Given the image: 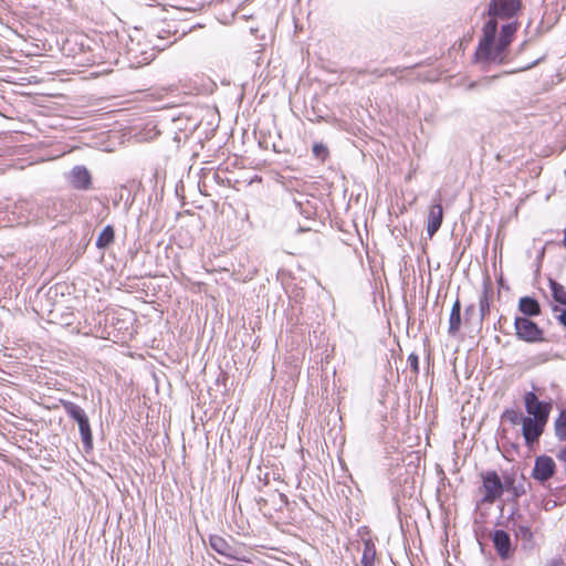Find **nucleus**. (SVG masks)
<instances>
[{
    "instance_id": "obj_20",
    "label": "nucleus",
    "mask_w": 566,
    "mask_h": 566,
    "mask_svg": "<svg viewBox=\"0 0 566 566\" xmlns=\"http://www.w3.org/2000/svg\"><path fill=\"white\" fill-rule=\"evenodd\" d=\"M490 304L491 298L488 291H484L482 296L480 297L479 307H480V321H483L485 316L490 313Z\"/></svg>"
},
{
    "instance_id": "obj_15",
    "label": "nucleus",
    "mask_w": 566,
    "mask_h": 566,
    "mask_svg": "<svg viewBox=\"0 0 566 566\" xmlns=\"http://www.w3.org/2000/svg\"><path fill=\"white\" fill-rule=\"evenodd\" d=\"M115 240V231L113 226L108 224L104 227L96 239V248L99 250H105L108 248Z\"/></svg>"
},
{
    "instance_id": "obj_32",
    "label": "nucleus",
    "mask_w": 566,
    "mask_h": 566,
    "mask_svg": "<svg viewBox=\"0 0 566 566\" xmlns=\"http://www.w3.org/2000/svg\"><path fill=\"white\" fill-rule=\"evenodd\" d=\"M54 312H55V310H51L49 315L54 316Z\"/></svg>"
},
{
    "instance_id": "obj_18",
    "label": "nucleus",
    "mask_w": 566,
    "mask_h": 566,
    "mask_svg": "<svg viewBox=\"0 0 566 566\" xmlns=\"http://www.w3.org/2000/svg\"><path fill=\"white\" fill-rule=\"evenodd\" d=\"M549 287L552 291L553 298L560 304L566 305V290L557 281L549 279Z\"/></svg>"
},
{
    "instance_id": "obj_37",
    "label": "nucleus",
    "mask_w": 566,
    "mask_h": 566,
    "mask_svg": "<svg viewBox=\"0 0 566 566\" xmlns=\"http://www.w3.org/2000/svg\"><path fill=\"white\" fill-rule=\"evenodd\" d=\"M53 291V287L49 289L48 295H50Z\"/></svg>"
},
{
    "instance_id": "obj_19",
    "label": "nucleus",
    "mask_w": 566,
    "mask_h": 566,
    "mask_svg": "<svg viewBox=\"0 0 566 566\" xmlns=\"http://www.w3.org/2000/svg\"><path fill=\"white\" fill-rule=\"evenodd\" d=\"M555 432L559 440L566 439V410L562 411L556 419Z\"/></svg>"
},
{
    "instance_id": "obj_31",
    "label": "nucleus",
    "mask_w": 566,
    "mask_h": 566,
    "mask_svg": "<svg viewBox=\"0 0 566 566\" xmlns=\"http://www.w3.org/2000/svg\"><path fill=\"white\" fill-rule=\"evenodd\" d=\"M563 244H564V247L566 248V228H565V231H564V240H563Z\"/></svg>"
},
{
    "instance_id": "obj_12",
    "label": "nucleus",
    "mask_w": 566,
    "mask_h": 566,
    "mask_svg": "<svg viewBox=\"0 0 566 566\" xmlns=\"http://www.w3.org/2000/svg\"><path fill=\"white\" fill-rule=\"evenodd\" d=\"M443 220V208L440 203H436L430 208L428 214L427 232L432 238L436 232L440 229Z\"/></svg>"
},
{
    "instance_id": "obj_16",
    "label": "nucleus",
    "mask_w": 566,
    "mask_h": 566,
    "mask_svg": "<svg viewBox=\"0 0 566 566\" xmlns=\"http://www.w3.org/2000/svg\"><path fill=\"white\" fill-rule=\"evenodd\" d=\"M45 31H41L38 29V51L51 52L50 56L54 57L53 52H59V49L54 46L53 42L46 39ZM43 55L41 52H38V56Z\"/></svg>"
},
{
    "instance_id": "obj_36",
    "label": "nucleus",
    "mask_w": 566,
    "mask_h": 566,
    "mask_svg": "<svg viewBox=\"0 0 566 566\" xmlns=\"http://www.w3.org/2000/svg\"><path fill=\"white\" fill-rule=\"evenodd\" d=\"M39 160H45V158H44V157H39V156H38V161H39Z\"/></svg>"
},
{
    "instance_id": "obj_23",
    "label": "nucleus",
    "mask_w": 566,
    "mask_h": 566,
    "mask_svg": "<svg viewBox=\"0 0 566 566\" xmlns=\"http://www.w3.org/2000/svg\"><path fill=\"white\" fill-rule=\"evenodd\" d=\"M43 72L45 74H56L62 71L59 64L54 63L52 65L49 62L45 61H38V72Z\"/></svg>"
},
{
    "instance_id": "obj_21",
    "label": "nucleus",
    "mask_w": 566,
    "mask_h": 566,
    "mask_svg": "<svg viewBox=\"0 0 566 566\" xmlns=\"http://www.w3.org/2000/svg\"><path fill=\"white\" fill-rule=\"evenodd\" d=\"M502 418L504 420L510 421L512 424H520V423L523 424V420L526 417H524L521 412H518L516 410L510 409V410H505L503 412Z\"/></svg>"
},
{
    "instance_id": "obj_33",
    "label": "nucleus",
    "mask_w": 566,
    "mask_h": 566,
    "mask_svg": "<svg viewBox=\"0 0 566 566\" xmlns=\"http://www.w3.org/2000/svg\"><path fill=\"white\" fill-rule=\"evenodd\" d=\"M387 72H388V70H386L385 72L380 73L379 76H384Z\"/></svg>"
},
{
    "instance_id": "obj_35",
    "label": "nucleus",
    "mask_w": 566,
    "mask_h": 566,
    "mask_svg": "<svg viewBox=\"0 0 566 566\" xmlns=\"http://www.w3.org/2000/svg\"><path fill=\"white\" fill-rule=\"evenodd\" d=\"M36 106H38V107H42V105H41V103H40V101H39V99H38Z\"/></svg>"
},
{
    "instance_id": "obj_29",
    "label": "nucleus",
    "mask_w": 566,
    "mask_h": 566,
    "mask_svg": "<svg viewBox=\"0 0 566 566\" xmlns=\"http://www.w3.org/2000/svg\"><path fill=\"white\" fill-rule=\"evenodd\" d=\"M474 305H470L469 307L465 308V316H469V315H472V313L474 312Z\"/></svg>"
},
{
    "instance_id": "obj_3",
    "label": "nucleus",
    "mask_w": 566,
    "mask_h": 566,
    "mask_svg": "<svg viewBox=\"0 0 566 566\" xmlns=\"http://www.w3.org/2000/svg\"><path fill=\"white\" fill-rule=\"evenodd\" d=\"M516 336L526 343L542 342L543 331L539 326L528 317H516L514 322Z\"/></svg>"
},
{
    "instance_id": "obj_8",
    "label": "nucleus",
    "mask_w": 566,
    "mask_h": 566,
    "mask_svg": "<svg viewBox=\"0 0 566 566\" xmlns=\"http://www.w3.org/2000/svg\"><path fill=\"white\" fill-rule=\"evenodd\" d=\"M555 462L548 455H539L535 460L533 478L542 483L549 480L555 473Z\"/></svg>"
},
{
    "instance_id": "obj_6",
    "label": "nucleus",
    "mask_w": 566,
    "mask_h": 566,
    "mask_svg": "<svg viewBox=\"0 0 566 566\" xmlns=\"http://www.w3.org/2000/svg\"><path fill=\"white\" fill-rule=\"evenodd\" d=\"M546 423L547 421L539 420L538 418L532 419L531 417H526L523 420L522 433L528 448H532L533 444L538 441Z\"/></svg>"
},
{
    "instance_id": "obj_7",
    "label": "nucleus",
    "mask_w": 566,
    "mask_h": 566,
    "mask_svg": "<svg viewBox=\"0 0 566 566\" xmlns=\"http://www.w3.org/2000/svg\"><path fill=\"white\" fill-rule=\"evenodd\" d=\"M524 402L527 413L532 419L548 420L549 405L538 400L533 391H528L524 396Z\"/></svg>"
},
{
    "instance_id": "obj_9",
    "label": "nucleus",
    "mask_w": 566,
    "mask_h": 566,
    "mask_svg": "<svg viewBox=\"0 0 566 566\" xmlns=\"http://www.w3.org/2000/svg\"><path fill=\"white\" fill-rule=\"evenodd\" d=\"M70 185L77 190L92 189V176L85 166H75L67 176Z\"/></svg>"
},
{
    "instance_id": "obj_1",
    "label": "nucleus",
    "mask_w": 566,
    "mask_h": 566,
    "mask_svg": "<svg viewBox=\"0 0 566 566\" xmlns=\"http://www.w3.org/2000/svg\"><path fill=\"white\" fill-rule=\"evenodd\" d=\"M517 30V23L511 22L502 27L500 39L495 44V35L497 32V21L489 19L483 28V36L475 50V61L482 62H496L503 64L506 62L505 50L511 44L514 33Z\"/></svg>"
},
{
    "instance_id": "obj_17",
    "label": "nucleus",
    "mask_w": 566,
    "mask_h": 566,
    "mask_svg": "<svg viewBox=\"0 0 566 566\" xmlns=\"http://www.w3.org/2000/svg\"><path fill=\"white\" fill-rule=\"evenodd\" d=\"M376 557V547L373 541L367 539L364 541V548H363V555H361V566H374Z\"/></svg>"
},
{
    "instance_id": "obj_22",
    "label": "nucleus",
    "mask_w": 566,
    "mask_h": 566,
    "mask_svg": "<svg viewBox=\"0 0 566 566\" xmlns=\"http://www.w3.org/2000/svg\"><path fill=\"white\" fill-rule=\"evenodd\" d=\"M515 535L517 538L522 539L525 543H531L533 539V533L531 532L530 526L520 524L516 526Z\"/></svg>"
},
{
    "instance_id": "obj_26",
    "label": "nucleus",
    "mask_w": 566,
    "mask_h": 566,
    "mask_svg": "<svg viewBox=\"0 0 566 566\" xmlns=\"http://www.w3.org/2000/svg\"><path fill=\"white\" fill-rule=\"evenodd\" d=\"M41 370L38 369V375H36V378H38V386L39 385H46L48 388L50 389L51 388V385H55V382H52L53 379H48L44 381V379H46V375L44 373H42V370H44L43 367H40Z\"/></svg>"
},
{
    "instance_id": "obj_24",
    "label": "nucleus",
    "mask_w": 566,
    "mask_h": 566,
    "mask_svg": "<svg viewBox=\"0 0 566 566\" xmlns=\"http://www.w3.org/2000/svg\"><path fill=\"white\" fill-rule=\"evenodd\" d=\"M312 151L314 157L319 159L321 161H324L329 155L328 148L321 143L314 144Z\"/></svg>"
},
{
    "instance_id": "obj_25",
    "label": "nucleus",
    "mask_w": 566,
    "mask_h": 566,
    "mask_svg": "<svg viewBox=\"0 0 566 566\" xmlns=\"http://www.w3.org/2000/svg\"><path fill=\"white\" fill-rule=\"evenodd\" d=\"M408 364L411 368V370L415 373V374H418L419 373V358H418V355L416 354H410L408 356Z\"/></svg>"
},
{
    "instance_id": "obj_2",
    "label": "nucleus",
    "mask_w": 566,
    "mask_h": 566,
    "mask_svg": "<svg viewBox=\"0 0 566 566\" xmlns=\"http://www.w3.org/2000/svg\"><path fill=\"white\" fill-rule=\"evenodd\" d=\"M65 410L69 417L77 422L85 450H91L93 448V436L85 411L78 405L73 402L66 403Z\"/></svg>"
},
{
    "instance_id": "obj_34",
    "label": "nucleus",
    "mask_w": 566,
    "mask_h": 566,
    "mask_svg": "<svg viewBox=\"0 0 566 566\" xmlns=\"http://www.w3.org/2000/svg\"><path fill=\"white\" fill-rule=\"evenodd\" d=\"M38 95H46L44 92H38Z\"/></svg>"
},
{
    "instance_id": "obj_4",
    "label": "nucleus",
    "mask_w": 566,
    "mask_h": 566,
    "mask_svg": "<svg viewBox=\"0 0 566 566\" xmlns=\"http://www.w3.org/2000/svg\"><path fill=\"white\" fill-rule=\"evenodd\" d=\"M521 8L520 0H491L488 14L490 19H511Z\"/></svg>"
},
{
    "instance_id": "obj_30",
    "label": "nucleus",
    "mask_w": 566,
    "mask_h": 566,
    "mask_svg": "<svg viewBox=\"0 0 566 566\" xmlns=\"http://www.w3.org/2000/svg\"><path fill=\"white\" fill-rule=\"evenodd\" d=\"M280 497H281V500H282V501H284L285 503H287V497H286V495H285V494H282V493H281V494H280Z\"/></svg>"
},
{
    "instance_id": "obj_11",
    "label": "nucleus",
    "mask_w": 566,
    "mask_h": 566,
    "mask_svg": "<svg viewBox=\"0 0 566 566\" xmlns=\"http://www.w3.org/2000/svg\"><path fill=\"white\" fill-rule=\"evenodd\" d=\"M492 542L496 553L503 560L510 558L512 553V543L507 532L496 530L492 535Z\"/></svg>"
},
{
    "instance_id": "obj_14",
    "label": "nucleus",
    "mask_w": 566,
    "mask_h": 566,
    "mask_svg": "<svg viewBox=\"0 0 566 566\" xmlns=\"http://www.w3.org/2000/svg\"><path fill=\"white\" fill-rule=\"evenodd\" d=\"M461 327V304L460 301L457 300L451 308L450 318H449V334L455 335Z\"/></svg>"
},
{
    "instance_id": "obj_28",
    "label": "nucleus",
    "mask_w": 566,
    "mask_h": 566,
    "mask_svg": "<svg viewBox=\"0 0 566 566\" xmlns=\"http://www.w3.org/2000/svg\"><path fill=\"white\" fill-rule=\"evenodd\" d=\"M558 459L566 462V448L558 453Z\"/></svg>"
},
{
    "instance_id": "obj_13",
    "label": "nucleus",
    "mask_w": 566,
    "mask_h": 566,
    "mask_svg": "<svg viewBox=\"0 0 566 566\" xmlns=\"http://www.w3.org/2000/svg\"><path fill=\"white\" fill-rule=\"evenodd\" d=\"M518 310L525 316H537L541 313L539 303L535 298L530 296H524L520 298Z\"/></svg>"
},
{
    "instance_id": "obj_10",
    "label": "nucleus",
    "mask_w": 566,
    "mask_h": 566,
    "mask_svg": "<svg viewBox=\"0 0 566 566\" xmlns=\"http://www.w3.org/2000/svg\"><path fill=\"white\" fill-rule=\"evenodd\" d=\"M210 547L218 554L226 557L228 560H240L238 549L223 537L219 535H211L209 538Z\"/></svg>"
},
{
    "instance_id": "obj_27",
    "label": "nucleus",
    "mask_w": 566,
    "mask_h": 566,
    "mask_svg": "<svg viewBox=\"0 0 566 566\" xmlns=\"http://www.w3.org/2000/svg\"><path fill=\"white\" fill-rule=\"evenodd\" d=\"M560 324H563L566 327V308L560 312V314L557 316Z\"/></svg>"
},
{
    "instance_id": "obj_5",
    "label": "nucleus",
    "mask_w": 566,
    "mask_h": 566,
    "mask_svg": "<svg viewBox=\"0 0 566 566\" xmlns=\"http://www.w3.org/2000/svg\"><path fill=\"white\" fill-rule=\"evenodd\" d=\"M484 496L482 501L484 503H494L503 494V483L495 471H489L482 475Z\"/></svg>"
}]
</instances>
